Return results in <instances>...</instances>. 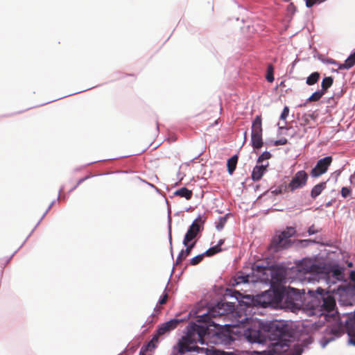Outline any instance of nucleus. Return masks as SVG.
<instances>
[{
    "label": "nucleus",
    "instance_id": "393cba45",
    "mask_svg": "<svg viewBox=\"0 0 355 355\" xmlns=\"http://www.w3.org/2000/svg\"><path fill=\"white\" fill-rule=\"evenodd\" d=\"M266 78L269 83H272L275 80V78H274V68L272 64H269L268 66L267 74H266Z\"/></svg>",
    "mask_w": 355,
    "mask_h": 355
},
{
    "label": "nucleus",
    "instance_id": "6e6552de",
    "mask_svg": "<svg viewBox=\"0 0 355 355\" xmlns=\"http://www.w3.org/2000/svg\"><path fill=\"white\" fill-rule=\"evenodd\" d=\"M205 223V218L201 215H199L191 223L189 227L187 233L185 234L183 239V245H186L187 242H190L196 238L198 233L200 232L201 227Z\"/></svg>",
    "mask_w": 355,
    "mask_h": 355
},
{
    "label": "nucleus",
    "instance_id": "5701e85b",
    "mask_svg": "<svg viewBox=\"0 0 355 355\" xmlns=\"http://www.w3.org/2000/svg\"><path fill=\"white\" fill-rule=\"evenodd\" d=\"M319 78L320 73L318 72H313L307 77L306 83L309 85H313L318 81Z\"/></svg>",
    "mask_w": 355,
    "mask_h": 355
},
{
    "label": "nucleus",
    "instance_id": "4c0bfd02",
    "mask_svg": "<svg viewBox=\"0 0 355 355\" xmlns=\"http://www.w3.org/2000/svg\"><path fill=\"white\" fill-rule=\"evenodd\" d=\"M88 178H89L88 176H86V177H85V178H83L80 179V180L78 181V182H77L76 185H75V186H74V187H73L70 190V191H73V190H74V189H76V188L79 184H80L82 182H83L85 180H86Z\"/></svg>",
    "mask_w": 355,
    "mask_h": 355
},
{
    "label": "nucleus",
    "instance_id": "4468645a",
    "mask_svg": "<svg viewBox=\"0 0 355 355\" xmlns=\"http://www.w3.org/2000/svg\"><path fill=\"white\" fill-rule=\"evenodd\" d=\"M268 166V162H266L265 164H261L260 165L257 164L252 170V179L254 181L259 180L263 177Z\"/></svg>",
    "mask_w": 355,
    "mask_h": 355
},
{
    "label": "nucleus",
    "instance_id": "f03ea898",
    "mask_svg": "<svg viewBox=\"0 0 355 355\" xmlns=\"http://www.w3.org/2000/svg\"><path fill=\"white\" fill-rule=\"evenodd\" d=\"M225 306L232 308L233 306L227 302L218 304L216 307L200 315L196 322H190L187 327L185 335L178 342L177 353H173L171 355H194L191 352L200 349L196 345L197 343L219 345L225 343L227 336L220 331L218 324L211 320V318L224 314L221 309Z\"/></svg>",
    "mask_w": 355,
    "mask_h": 355
},
{
    "label": "nucleus",
    "instance_id": "7c9ffc66",
    "mask_svg": "<svg viewBox=\"0 0 355 355\" xmlns=\"http://www.w3.org/2000/svg\"><path fill=\"white\" fill-rule=\"evenodd\" d=\"M315 241L311 239H304V240H299L297 241V245H300L302 247H306L311 243H314Z\"/></svg>",
    "mask_w": 355,
    "mask_h": 355
},
{
    "label": "nucleus",
    "instance_id": "49530a36",
    "mask_svg": "<svg viewBox=\"0 0 355 355\" xmlns=\"http://www.w3.org/2000/svg\"><path fill=\"white\" fill-rule=\"evenodd\" d=\"M182 261V259H181L180 256H178L176 258V260H175V264L178 265L179 263H180Z\"/></svg>",
    "mask_w": 355,
    "mask_h": 355
},
{
    "label": "nucleus",
    "instance_id": "f704fd0d",
    "mask_svg": "<svg viewBox=\"0 0 355 355\" xmlns=\"http://www.w3.org/2000/svg\"><path fill=\"white\" fill-rule=\"evenodd\" d=\"M351 193V189L347 187H343L341 189V196L343 198H347Z\"/></svg>",
    "mask_w": 355,
    "mask_h": 355
},
{
    "label": "nucleus",
    "instance_id": "de8ad7c7",
    "mask_svg": "<svg viewBox=\"0 0 355 355\" xmlns=\"http://www.w3.org/2000/svg\"><path fill=\"white\" fill-rule=\"evenodd\" d=\"M350 277L352 280L355 281V270L351 272Z\"/></svg>",
    "mask_w": 355,
    "mask_h": 355
},
{
    "label": "nucleus",
    "instance_id": "6ab92c4d",
    "mask_svg": "<svg viewBox=\"0 0 355 355\" xmlns=\"http://www.w3.org/2000/svg\"><path fill=\"white\" fill-rule=\"evenodd\" d=\"M238 161V156L234 155L230 158L227 162V171L230 175H232L234 171Z\"/></svg>",
    "mask_w": 355,
    "mask_h": 355
},
{
    "label": "nucleus",
    "instance_id": "4be33fe9",
    "mask_svg": "<svg viewBox=\"0 0 355 355\" xmlns=\"http://www.w3.org/2000/svg\"><path fill=\"white\" fill-rule=\"evenodd\" d=\"M333 82H334V80H333L332 77H331V76L325 77L322 80V82L321 84L322 89L320 90L323 91L324 93L325 91L332 85Z\"/></svg>",
    "mask_w": 355,
    "mask_h": 355
},
{
    "label": "nucleus",
    "instance_id": "412c9836",
    "mask_svg": "<svg viewBox=\"0 0 355 355\" xmlns=\"http://www.w3.org/2000/svg\"><path fill=\"white\" fill-rule=\"evenodd\" d=\"M354 65H355V59L352 56L349 55L348 58L345 60L344 63L339 64L338 69H349Z\"/></svg>",
    "mask_w": 355,
    "mask_h": 355
},
{
    "label": "nucleus",
    "instance_id": "2eb2a0df",
    "mask_svg": "<svg viewBox=\"0 0 355 355\" xmlns=\"http://www.w3.org/2000/svg\"><path fill=\"white\" fill-rule=\"evenodd\" d=\"M262 120L259 115H257L252 124V133L251 134H262Z\"/></svg>",
    "mask_w": 355,
    "mask_h": 355
},
{
    "label": "nucleus",
    "instance_id": "a19ab883",
    "mask_svg": "<svg viewBox=\"0 0 355 355\" xmlns=\"http://www.w3.org/2000/svg\"><path fill=\"white\" fill-rule=\"evenodd\" d=\"M324 62L328 63V64H335V65H337L338 67L340 64L338 62H336V60H334L333 59H328Z\"/></svg>",
    "mask_w": 355,
    "mask_h": 355
},
{
    "label": "nucleus",
    "instance_id": "864d4df0",
    "mask_svg": "<svg viewBox=\"0 0 355 355\" xmlns=\"http://www.w3.org/2000/svg\"><path fill=\"white\" fill-rule=\"evenodd\" d=\"M348 266H352V263H349Z\"/></svg>",
    "mask_w": 355,
    "mask_h": 355
},
{
    "label": "nucleus",
    "instance_id": "423d86ee",
    "mask_svg": "<svg viewBox=\"0 0 355 355\" xmlns=\"http://www.w3.org/2000/svg\"><path fill=\"white\" fill-rule=\"evenodd\" d=\"M263 327L266 328L267 340L278 341L284 340L288 336V326L283 321L266 322Z\"/></svg>",
    "mask_w": 355,
    "mask_h": 355
},
{
    "label": "nucleus",
    "instance_id": "0eeeda50",
    "mask_svg": "<svg viewBox=\"0 0 355 355\" xmlns=\"http://www.w3.org/2000/svg\"><path fill=\"white\" fill-rule=\"evenodd\" d=\"M268 293L270 297L271 306H282L284 303L291 306L295 304L293 296L286 288L268 290Z\"/></svg>",
    "mask_w": 355,
    "mask_h": 355
},
{
    "label": "nucleus",
    "instance_id": "3c124183",
    "mask_svg": "<svg viewBox=\"0 0 355 355\" xmlns=\"http://www.w3.org/2000/svg\"><path fill=\"white\" fill-rule=\"evenodd\" d=\"M246 134H247V132H244V139H245V137H246Z\"/></svg>",
    "mask_w": 355,
    "mask_h": 355
},
{
    "label": "nucleus",
    "instance_id": "72a5a7b5",
    "mask_svg": "<svg viewBox=\"0 0 355 355\" xmlns=\"http://www.w3.org/2000/svg\"><path fill=\"white\" fill-rule=\"evenodd\" d=\"M289 114V109L287 106H285L283 109V111L280 115V119L285 121L288 117Z\"/></svg>",
    "mask_w": 355,
    "mask_h": 355
},
{
    "label": "nucleus",
    "instance_id": "09e8293b",
    "mask_svg": "<svg viewBox=\"0 0 355 355\" xmlns=\"http://www.w3.org/2000/svg\"><path fill=\"white\" fill-rule=\"evenodd\" d=\"M224 243V240L223 239H220L219 240V241L218 242L217 245H216V246H218L220 248V246Z\"/></svg>",
    "mask_w": 355,
    "mask_h": 355
},
{
    "label": "nucleus",
    "instance_id": "f8f14e48",
    "mask_svg": "<svg viewBox=\"0 0 355 355\" xmlns=\"http://www.w3.org/2000/svg\"><path fill=\"white\" fill-rule=\"evenodd\" d=\"M252 304L254 306L263 308L271 306L270 297L269 295L268 291L253 297L252 299Z\"/></svg>",
    "mask_w": 355,
    "mask_h": 355
},
{
    "label": "nucleus",
    "instance_id": "ea45409f",
    "mask_svg": "<svg viewBox=\"0 0 355 355\" xmlns=\"http://www.w3.org/2000/svg\"><path fill=\"white\" fill-rule=\"evenodd\" d=\"M274 354H275V352L272 349L263 351L261 352V355H274Z\"/></svg>",
    "mask_w": 355,
    "mask_h": 355
},
{
    "label": "nucleus",
    "instance_id": "f3484780",
    "mask_svg": "<svg viewBox=\"0 0 355 355\" xmlns=\"http://www.w3.org/2000/svg\"><path fill=\"white\" fill-rule=\"evenodd\" d=\"M327 182H322L315 185L311 191V196L312 198L318 197L322 191L326 188Z\"/></svg>",
    "mask_w": 355,
    "mask_h": 355
},
{
    "label": "nucleus",
    "instance_id": "58836bf2",
    "mask_svg": "<svg viewBox=\"0 0 355 355\" xmlns=\"http://www.w3.org/2000/svg\"><path fill=\"white\" fill-rule=\"evenodd\" d=\"M168 297L167 293H165L162 298L159 299L158 303L159 304H164L166 303V299Z\"/></svg>",
    "mask_w": 355,
    "mask_h": 355
},
{
    "label": "nucleus",
    "instance_id": "bb28decb",
    "mask_svg": "<svg viewBox=\"0 0 355 355\" xmlns=\"http://www.w3.org/2000/svg\"><path fill=\"white\" fill-rule=\"evenodd\" d=\"M227 222V217L226 216H221L218 218V222L216 225V229L218 231H220L223 229L225 223Z\"/></svg>",
    "mask_w": 355,
    "mask_h": 355
},
{
    "label": "nucleus",
    "instance_id": "c85d7f7f",
    "mask_svg": "<svg viewBox=\"0 0 355 355\" xmlns=\"http://www.w3.org/2000/svg\"><path fill=\"white\" fill-rule=\"evenodd\" d=\"M204 254H198L194 257H193L191 261H190V263L193 266H195V265H197L198 263H199L203 259V257H204Z\"/></svg>",
    "mask_w": 355,
    "mask_h": 355
},
{
    "label": "nucleus",
    "instance_id": "9b49d317",
    "mask_svg": "<svg viewBox=\"0 0 355 355\" xmlns=\"http://www.w3.org/2000/svg\"><path fill=\"white\" fill-rule=\"evenodd\" d=\"M332 157L327 156L325 157L320 159L314 168H313L311 171V176L312 178H318L322 175L324 174L329 166L332 162Z\"/></svg>",
    "mask_w": 355,
    "mask_h": 355
},
{
    "label": "nucleus",
    "instance_id": "8fccbe9b",
    "mask_svg": "<svg viewBox=\"0 0 355 355\" xmlns=\"http://www.w3.org/2000/svg\"><path fill=\"white\" fill-rule=\"evenodd\" d=\"M62 190H63V187H62V188L60 189V191H59V196H58V198H57V200H58L60 199V193L62 191Z\"/></svg>",
    "mask_w": 355,
    "mask_h": 355
},
{
    "label": "nucleus",
    "instance_id": "cd10ccee",
    "mask_svg": "<svg viewBox=\"0 0 355 355\" xmlns=\"http://www.w3.org/2000/svg\"><path fill=\"white\" fill-rule=\"evenodd\" d=\"M271 157V154L268 151L263 152L257 159V164L263 162L264 160H267L270 159Z\"/></svg>",
    "mask_w": 355,
    "mask_h": 355
},
{
    "label": "nucleus",
    "instance_id": "a878e982",
    "mask_svg": "<svg viewBox=\"0 0 355 355\" xmlns=\"http://www.w3.org/2000/svg\"><path fill=\"white\" fill-rule=\"evenodd\" d=\"M222 250L221 248L218 246H213L208 250H207L203 254L207 257L213 256L214 254L220 252Z\"/></svg>",
    "mask_w": 355,
    "mask_h": 355
},
{
    "label": "nucleus",
    "instance_id": "39448f33",
    "mask_svg": "<svg viewBox=\"0 0 355 355\" xmlns=\"http://www.w3.org/2000/svg\"><path fill=\"white\" fill-rule=\"evenodd\" d=\"M237 318L234 323L229 324L232 327H244L245 324H250L244 332L246 339L251 343L263 344L267 341V334L266 328L263 327L264 322L248 317L245 314L241 315L236 312Z\"/></svg>",
    "mask_w": 355,
    "mask_h": 355
},
{
    "label": "nucleus",
    "instance_id": "9d476101",
    "mask_svg": "<svg viewBox=\"0 0 355 355\" xmlns=\"http://www.w3.org/2000/svg\"><path fill=\"white\" fill-rule=\"evenodd\" d=\"M309 175L305 171H297L288 185L291 191H294L298 189L303 188L307 182Z\"/></svg>",
    "mask_w": 355,
    "mask_h": 355
},
{
    "label": "nucleus",
    "instance_id": "a211bd4d",
    "mask_svg": "<svg viewBox=\"0 0 355 355\" xmlns=\"http://www.w3.org/2000/svg\"><path fill=\"white\" fill-rule=\"evenodd\" d=\"M206 355H236L233 352H225L214 347L212 348H206L205 349Z\"/></svg>",
    "mask_w": 355,
    "mask_h": 355
},
{
    "label": "nucleus",
    "instance_id": "20e7f679",
    "mask_svg": "<svg viewBox=\"0 0 355 355\" xmlns=\"http://www.w3.org/2000/svg\"><path fill=\"white\" fill-rule=\"evenodd\" d=\"M324 269V263L321 257H305L296 263L293 271L295 273L294 278L302 282L318 281L325 277Z\"/></svg>",
    "mask_w": 355,
    "mask_h": 355
},
{
    "label": "nucleus",
    "instance_id": "79ce46f5",
    "mask_svg": "<svg viewBox=\"0 0 355 355\" xmlns=\"http://www.w3.org/2000/svg\"><path fill=\"white\" fill-rule=\"evenodd\" d=\"M55 200H53V202H51V203L49 205V206L48 207L46 211H45V213L43 214V216H42L40 220L44 217V216L46 214V213L51 209V208L52 207V206L54 205Z\"/></svg>",
    "mask_w": 355,
    "mask_h": 355
},
{
    "label": "nucleus",
    "instance_id": "aec40b11",
    "mask_svg": "<svg viewBox=\"0 0 355 355\" xmlns=\"http://www.w3.org/2000/svg\"><path fill=\"white\" fill-rule=\"evenodd\" d=\"M174 194L178 196L185 198L187 200H189L192 197V191L186 187H182L175 191Z\"/></svg>",
    "mask_w": 355,
    "mask_h": 355
},
{
    "label": "nucleus",
    "instance_id": "1a4fd4ad",
    "mask_svg": "<svg viewBox=\"0 0 355 355\" xmlns=\"http://www.w3.org/2000/svg\"><path fill=\"white\" fill-rule=\"evenodd\" d=\"M295 229L293 227H288L282 231L279 235L275 236L272 239V243L276 250L286 248L288 243V239L295 234Z\"/></svg>",
    "mask_w": 355,
    "mask_h": 355
},
{
    "label": "nucleus",
    "instance_id": "c9c22d12",
    "mask_svg": "<svg viewBox=\"0 0 355 355\" xmlns=\"http://www.w3.org/2000/svg\"><path fill=\"white\" fill-rule=\"evenodd\" d=\"M168 239H169V243H170V245H171V255L173 256V247H172V237H171V223H169V225H168Z\"/></svg>",
    "mask_w": 355,
    "mask_h": 355
},
{
    "label": "nucleus",
    "instance_id": "e433bc0d",
    "mask_svg": "<svg viewBox=\"0 0 355 355\" xmlns=\"http://www.w3.org/2000/svg\"><path fill=\"white\" fill-rule=\"evenodd\" d=\"M307 232H308L309 235H313V234H315L318 233V230L315 229L314 225H311L308 229Z\"/></svg>",
    "mask_w": 355,
    "mask_h": 355
},
{
    "label": "nucleus",
    "instance_id": "473e14b6",
    "mask_svg": "<svg viewBox=\"0 0 355 355\" xmlns=\"http://www.w3.org/2000/svg\"><path fill=\"white\" fill-rule=\"evenodd\" d=\"M302 349L300 347L295 348L293 350L284 355H302Z\"/></svg>",
    "mask_w": 355,
    "mask_h": 355
},
{
    "label": "nucleus",
    "instance_id": "37998d69",
    "mask_svg": "<svg viewBox=\"0 0 355 355\" xmlns=\"http://www.w3.org/2000/svg\"><path fill=\"white\" fill-rule=\"evenodd\" d=\"M178 256H180L181 259H184L187 257V255L184 252V250H182L180 253L178 254Z\"/></svg>",
    "mask_w": 355,
    "mask_h": 355
},
{
    "label": "nucleus",
    "instance_id": "dca6fc26",
    "mask_svg": "<svg viewBox=\"0 0 355 355\" xmlns=\"http://www.w3.org/2000/svg\"><path fill=\"white\" fill-rule=\"evenodd\" d=\"M251 143L254 149L261 148L263 146L262 134H251Z\"/></svg>",
    "mask_w": 355,
    "mask_h": 355
},
{
    "label": "nucleus",
    "instance_id": "c03bdc74",
    "mask_svg": "<svg viewBox=\"0 0 355 355\" xmlns=\"http://www.w3.org/2000/svg\"><path fill=\"white\" fill-rule=\"evenodd\" d=\"M349 181L351 184H355V171L354 173L351 175L349 177Z\"/></svg>",
    "mask_w": 355,
    "mask_h": 355
},
{
    "label": "nucleus",
    "instance_id": "b1692460",
    "mask_svg": "<svg viewBox=\"0 0 355 355\" xmlns=\"http://www.w3.org/2000/svg\"><path fill=\"white\" fill-rule=\"evenodd\" d=\"M324 94L323 91L318 90L313 93L312 95L308 98L307 101H317L320 100Z\"/></svg>",
    "mask_w": 355,
    "mask_h": 355
},
{
    "label": "nucleus",
    "instance_id": "f257e3e1",
    "mask_svg": "<svg viewBox=\"0 0 355 355\" xmlns=\"http://www.w3.org/2000/svg\"><path fill=\"white\" fill-rule=\"evenodd\" d=\"M308 302L306 304V313L309 315H316L322 318V322L327 321L329 324L326 327V334H329V338L324 337L320 340V345L324 348L329 343L334 340L344 333L346 329L349 338L350 344L355 346V314L349 315L344 313L346 318L343 322L338 312L335 310L336 300L328 292L321 288L316 290L308 291Z\"/></svg>",
    "mask_w": 355,
    "mask_h": 355
},
{
    "label": "nucleus",
    "instance_id": "7ed1b4c3",
    "mask_svg": "<svg viewBox=\"0 0 355 355\" xmlns=\"http://www.w3.org/2000/svg\"><path fill=\"white\" fill-rule=\"evenodd\" d=\"M284 279L285 272L282 268L254 265L252 268V275H237L235 282L236 284L261 282L264 284L272 285L282 283Z\"/></svg>",
    "mask_w": 355,
    "mask_h": 355
},
{
    "label": "nucleus",
    "instance_id": "2f4dec72",
    "mask_svg": "<svg viewBox=\"0 0 355 355\" xmlns=\"http://www.w3.org/2000/svg\"><path fill=\"white\" fill-rule=\"evenodd\" d=\"M306 3V6L307 8H311L315 4H319L324 1L322 0H304Z\"/></svg>",
    "mask_w": 355,
    "mask_h": 355
},
{
    "label": "nucleus",
    "instance_id": "603ef678",
    "mask_svg": "<svg viewBox=\"0 0 355 355\" xmlns=\"http://www.w3.org/2000/svg\"><path fill=\"white\" fill-rule=\"evenodd\" d=\"M279 128H280V129L285 128V126H284H284H279Z\"/></svg>",
    "mask_w": 355,
    "mask_h": 355
},
{
    "label": "nucleus",
    "instance_id": "c756f323",
    "mask_svg": "<svg viewBox=\"0 0 355 355\" xmlns=\"http://www.w3.org/2000/svg\"><path fill=\"white\" fill-rule=\"evenodd\" d=\"M189 243V242H187L186 245H184L186 247V248L182 249L184 250V252H185V254L187 256L191 253V251L194 248L195 243H196L195 242H193L192 243Z\"/></svg>",
    "mask_w": 355,
    "mask_h": 355
},
{
    "label": "nucleus",
    "instance_id": "ddd939ff",
    "mask_svg": "<svg viewBox=\"0 0 355 355\" xmlns=\"http://www.w3.org/2000/svg\"><path fill=\"white\" fill-rule=\"evenodd\" d=\"M181 320L171 319L163 324H162L157 330V334L159 336L164 335L171 330L175 329L178 324L181 322Z\"/></svg>",
    "mask_w": 355,
    "mask_h": 355
},
{
    "label": "nucleus",
    "instance_id": "a18cd8bd",
    "mask_svg": "<svg viewBox=\"0 0 355 355\" xmlns=\"http://www.w3.org/2000/svg\"><path fill=\"white\" fill-rule=\"evenodd\" d=\"M287 140L286 139H280L276 142L277 144H286Z\"/></svg>",
    "mask_w": 355,
    "mask_h": 355
}]
</instances>
